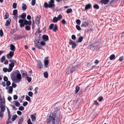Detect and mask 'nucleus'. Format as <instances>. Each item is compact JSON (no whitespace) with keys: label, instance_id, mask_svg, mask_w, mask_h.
I'll use <instances>...</instances> for the list:
<instances>
[{"label":"nucleus","instance_id":"1","mask_svg":"<svg viewBox=\"0 0 124 124\" xmlns=\"http://www.w3.org/2000/svg\"><path fill=\"white\" fill-rule=\"evenodd\" d=\"M59 120L58 118L56 115L51 113L49 116V118L47 120V122L50 123L51 122L52 123V124H59Z\"/></svg>","mask_w":124,"mask_h":124},{"label":"nucleus","instance_id":"2","mask_svg":"<svg viewBox=\"0 0 124 124\" xmlns=\"http://www.w3.org/2000/svg\"><path fill=\"white\" fill-rule=\"evenodd\" d=\"M17 72L16 76L11 75V78L12 80L16 83H18L21 81V75L18 71H16Z\"/></svg>","mask_w":124,"mask_h":124},{"label":"nucleus","instance_id":"3","mask_svg":"<svg viewBox=\"0 0 124 124\" xmlns=\"http://www.w3.org/2000/svg\"><path fill=\"white\" fill-rule=\"evenodd\" d=\"M26 16V14L25 13H22L21 15L19 16V18H21L22 19H20L19 20V23H31V21H28L25 19Z\"/></svg>","mask_w":124,"mask_h":124},{"label":"nucleus","instance_id":"4","mask_svg":"<svg viewBox=\"0 0 124 124\" xmlns=\"http://www.w3.org/2000/svg\"><path fill=\"white\" fill-rule=\"evenodd\" d=\"M79 66V65L78 64L77 65L76 67L72 65L70 66L67 69L66 74H69L72 73L75 71L76 68L78 67Z\"/></svg>","mask_w":124,"mask_h":124},{"label":"nucleus","instance_id":"5","mask_svg":"<svg viewBox=\"0 0 124 124\" xmlns=\"http://www.w3.org/2000/svg\"><path fill=\"white\" fill-rule=\"evenodd\" d=\"M9 62L11 63L9 64L8 71H11L13 69V68L14 67L15 63H16V61L14 60H10Z\"/></svg>","mask_w":124,"mask_h":124},{"label":"nucleus","instance_id":"6","mask_svg":"<svg viewBox=\"0 0 124 124\" xmlns=\"http://www.w3.org/2000/svg\"><path fill=\"white\" fill-rule=\"evenodd\" d=\"M50 29H52L53 31H55L57 30V27L56 24L54 25L53 24H51L49 27Z\"/></svg>","mask_w":124,"mask_h":124},{"label":"nucleus","instance_id":"7","mask_svg":"<svg viewBox=\"0 0 124 124\" xmlns=\"http://www.w3.org/2000/svg\"><path fill=\"white\" fill-rule=\"evenodd\" d=\"M35 46L37 47L38 48L41 49H43L40 45L39 42L38 41H36L35 42Z\"/></svg>","mask_w":124,"mask_h":124},{"label":"nucleus","instance_id":"8","mask_svg":"<svg viewBox=\"0 0 124 124\" xmlns=\"http://www.w3.org/2000/svg\"><path fill=\"white\" fill-rule=\"evenodd\" d=\"M14 54V52L10 51L9 53L7 55V56L8 58L11 59L13 56Z\"/></svg>","mask_w":124,"mask_h":124},{"label":"nucleus","instance_id":"9","mask_svg":"<svg viewBox=\"0 0 124 124\" xmlns=\"http://www.w3.org/2000/svg\"><path fill=\"white\" fill-rule=\"evenodd\" d=\"M54 0H51L48 2V7L49 8H52L54 6Z\"/></svg>","mask_w":124,"mask_h":124},{"label":"nucleus","instance_id":"10","mask_svg":"<svg viewBox=\"0 0 124 124\" xmlns=\"http://www.w3.org/2000/svg\"><path fill=\"white\" fill-rule=\"evenodd\" d=\"M69 43L70 45H72V47L73 48H75L76 46V44L71 39L70 40Z\"/></svg>","mask_w":124,"mask_h":124},{"label":"nucleus","instance_id":"11","mask_svg":"<svg viewBox=\"0 0 124 124\" xmlns=\"http://www.w3.org/2000/svg\"><path fill=\"white\" fill-rule=\"evenodd\" d=\"M6 89L8 90V93L9 94L12 93L13 89L11 86L8 87H6Z\"/></svg>","mask_w":124,"mask_h":124},{"label":"nucleus","instance_id":"12","mask_svg":"<svg viewBox=\"0 0 124 124\" xmlns=\"http://www.w3.org/2000/svg\"><path fill=\"white\" fill-rule=\"evenodd\" d=\"M37 66L38 68L39 69L42 68V66L41 62L40 61H37Z\"/></svg>","mask_w":124,"mask_h":124},{"label":"nucleus","instance_id":"13","mask_svg":"<svg viewBox=\"0 0 124 124\" xmlns=\"http://www.w3.org/2000/svg\"><path fill=\"white\" fill-rule=\"evenodd\" d=\"M48 58V57H47L44 60V65L46 67H47V65L48 64V60L46 59L47 58Z\"/></svg>","mask_w":124,"mask_h":124},{"label":"nucleus","instance_id":"14","mask_svg":"<svg viewBox=\"0 0 124 124\" xmlns=\"http://www.w3.org/2000/svg\"><path fill=\"white\" fill-rule=\"evenodd\" d=\"M40 18V16H36L35 19L36 23H39Z\"/></svg>","mask_w":124,"mask_h":124},{"label":"nucleus","instance_id":"15","mask_svg":"<svg viewBox=\"0 0 124 124\" xmlns=\"http://www.w3.org/2000/svg\"><path fill=\"white\" fill-rule=\"evenodd\" d=\"M2 105H1L0 106V108H1L0 111L4 112L5 110V107L4 106Z\"/></svg>","mask_w":124,"mask_h":124},{"label":"nucleus","instance_id":"16","mask_svg":"<svg viewBox=\"0 0 124 124\" xmlns=\"http://www.w3.org/2000/svg\"><path fill=\"white\" fill-rule=\"evenodd\" d=\"M42 38L45 41H47L48 40V38L47 36L46 35H43L42 36Z\"/></svg>","mask_w":124,"mask_h":124},{"label":"nucleus","instance_id":"17","mask_svg":"<svg viewBox=\"0 0 124 124\" xmlns=\"http://www.w3.org/2000/svg\"><path fill=\"white\" fill-rule=\"evenodd\" d=\"M10 49L12 50V51L14 52L15 50V47L13 44H11L10 46Z\"/></svg>","mask_w":124,"mask_h":124},{"label":"nucleus","instance_id":"18","mask_svg":"<svg viewBox=\"0 0 124 124\" xmlns=\"http://www.w3.org/2000/svg\"><path fill=\"white\" fill-rule=\"evenodd\" d=\"M109 1V0H101V3L105 5L107 4Z\"/></svg>","mask_w":124,"mask_h":124},{"label":"nucleus","instance_id":"19","mask_svg":"<svg viewBox=\"0 0 124 124\" xmlns=\"http://www.w3.org/2000/svg\"><path fill=\"white\" fill-rule=\"evenodd\" d=\"M35 116L36 114H32L31 115V117L32 121H34L36 119Z\"/></svg>","mask_w":124,"mask_h":124},{"label":"nucleus","instance_id":"20","mask_svg":"<svg viewBox=\"0 0 124 124\" xmlns=\"http://www.w3.org/2000/svg\"><path fill=\"white\" fill-rule=\"evenodd\" d=\"M13 103L16 107H18L20 105V104L17 101H14Z\"/></svg>","mask_w":124,"mask_h":124},{"label":"nucleus","instance_id":"21","mask_svg":"<svg viewBox=\"0 0 124 124\" xmlns=\"http://www.w3.org/2000/svg\"><path fill=\"white\" fill-rule=\"evenodd\" d=\"M91 5L90 4L86 5V10H88L91 8Z\"/></svg>","mask_w":124,"mask_h":124},{"label":"nucleus","instance_id":"22","mask_svg":"<svg viewBox=\"0 0 124 124\" xmlns=\"http://www.w3.org/2000/svg\"><path fill=\"white\" fill-rule=\"evenodd\" d=\"M23 120V117L21 116L19 119V120L18 121V124H22Z\"/></svg>","mask_w":124,"mask_h":124},{"label":"nucleus","instance_id":"23","mask_svg":"<svg viewBox=\"0 0 124 124\" xmlns=\"http://www.w3.org/2000/svg\"><path fill=\"white\" fill-rule=\"evenodd\" d=\"M21 73L22 74V76L23 77L26 76L27 73L25 71H21Z\"/></svg>","mask_w":124,"mask_h":124},{"label":"nucleus","instance_id":"24","mask_svg":"<svg viewBox=\"0 0 124 124\" xmlns=\"http://www.w3.org/2000/svg\"><path fill=\"white\" fill-rule=\"evenodd\" d=\"M27 8V6L26 4L23 3V4L22 8L23 10H25Z\"/></svg>","mask_w":124,"mask_h":124},{"label":"nucleus","instance_id":"25","mask_svg":"<svg viewBox=\"0 0 124 124\" xmlns=\"http://www.w3.org/2000/svg\"><path fill=\"white\" fill-rule=\"evenodd\" d=\"M3 70L4 72H7V71H8V72H10V71H8V69L7 68H6V67L4 68L3 69Z\"/></svg>","mask_w":124,"mask_h":124},{"label":"nucleus","instance_id":"26","mask_svg":"<svg viewBox=\"0 0 124 124\" xmlns=\"http://www.w3.org/2000/svg\"><path fill=\"white\" fill-rule=\"evenodd\" d=\"M72 9L70 8L68 9L66 11V13L68 14L72 12Z\"/></svg>","mask_w":124,"mask_h":124},{"label":"nucleus","instance_id":"27","mask_svg":"<svg viewBox=\"0 0 124 124\" xmlns=\"http://www.w3.org/2000/svg\"><path fill=\"white\" fill-rule=\"evenodd\" d=\"M83 38L82 36L80 37L78 39V42L79 43L81 42L83 40Z\"/></svg>","mask_w":124,"mask_h":124},{"label":"nucleus","instance_id":"28","mask_svg":"<svg viewBox=\"0 0 124 124\" xmlns=\"http://www.w3.org/2000/svg\"><path fill=\"white\" fill-rule=\"evenodd\" d=\"M29 24V25H27L25 27V29L26 30H30V28L29 27V25H30L31 24Z\"/></svg>","mask_w":124,"mask_h":124},{"label":"nucleus","instance_id":"29","mask_svg":"<svg viewBox=\"0 0 124 124\" xmlns=\"http://www.w3.org/2000/svg\"><path fill=\"white\" fill-rule=\"evenodd\" d=\"M80 89L79 86H77L76 88V90H75V92L76 93H77L79 91Z\"/></svg>","mask_w":124,"mask_h":124},{"label":"nucleus","instance_id":"30","mask_svg":"<svg viewBox=\"0 0 124 124\" xmlns=\"http://www.w3.org/2000/svg\"><path fill=\"white\" fill-rule=\"evenodd\" d=\"M115 55L114 54H112L110 57V59L111 60H113L115 58Z\"/></svg>","mask_w":124,"mask_h":124},{"label":"nucleus","instance_id":"31","mask_svg":"<svg viewBox=\"0 0 124 124\" xmlns=\"http://www.w3.org/2000/svg\"><path fill=\"white\" fill-rule=\"evenodd\" d=\"M17 116L16 115H14L12 117V121H14L15 120V119L16 118Z\"/></svg>","mask_w":124,"mask_h":124},{"label":"nucleus","instance_id":"32","mask_svg":"<svg viewBox=\"0 0 124 124\" xmlns=\"http://www.w3.org/2000/svg\"><path fill=\"white\" fill-rule=\"evenodd\" d=\"M58 20L56 17H54L53 19V22L54 23H55Z\"/></svg>","mask_w":124,"mask_h":124},{"label":"nucleus","instance_id":"33","mask_svg":"<svg viewBox=\"0 0 124 124\" xmlns=\"http://www.w3.org/2000/svg\"><path fill=\"white\" fill-rule=\"evenodd\" d=\"M25 99L26 100L28 101H31L30 97L27 95L26 96Z\"/></svg>","mask_w":124,"mask_h":124},{"label":"nucleus","instance_id":"34","mask_svg":"<svg viewBox=\"0 0 124 124\" xmlns=\"http://www.w3.org/2000/svg\"><path fill=\"white\" fill-rule=\"evenodd\" d=\"M93 7L94 8L97 9H98L99 8V6L97 4H95Z\"/></svg>","mask_w":124,"mask_h":124},{"label":"nucleus","instance_id":"35","mask_svg":"<svg viewBox=\"0 0 124 124\" xmlns=\"http://www.w3.org/2000/svg\"><path fill=\"white\" fill-rule=\"evenodd\" d=\"M17 10H14L13 11V15H17Z\"/></svg>","mask_w":124,"mask_h":124},{"label":"nucleus","instance_id":"36","mask_svg":"<svg viewBox=\"0 0 124 124\" xmlns=\"http://www.w3.org/2000/svg\"><path fill=\"white\" fill-rule=\"evenodd\" d=\"M40 44L41 46V45L42 46H44L45 45V43L43 41H41L40 42Z\"/></svg>","mask_w":124,"mask_h":124},{"label":"nucleus","instance_id":"37","mask_svg":"<svg viewBox=\"0 0 124 124\" xmlns=\"http://www.w3.org/2000/svg\"><path fill=\"white\" fill-rule=\"evenodd\" d=\"M33 93L31 92H29L28 93V95L30 97H31L33 95Z\"/></svg>","mask_w":124,"mask_h":124},{"label":"nucleus","instance_id":"38","mask_svg":"<svg viewBox=\"0 0 124 124\" xmlns=\"http://www.w3.org/2000/svg\"><path fill=\"white\" fill-rule=\"evenodd\" d=\"M44 77L45 78H47L48 77V73L46 72H45L44 73Z\"/></svg>","mask_w":124,"mask_h":124},{"label":"nucleus","instance_id":"39","mask_svg":"<svg viewBox=\"0 0 124 124\" xmlns=\"http://www.w3.org/2000/svg\"><path fill=\"white\" fill-rule=\"evenodd\" d=\"M5 60V57L4 56H3L1 59V61L2 62Z\"/></svg>","mask_w":124,"mask_h":124},{"label":"nucleus","instance_id":"40","mask_svg":"<svg viewBox=\"0 0 124 124\" xmlns=\"http://www.w3.org/2000/svg\"><path fill=\"white\" fill-rule=\"evenodd\" d=\"M17 4L16 3H14L13 4V7L14 8H16L17 6Z\"/></svg>","mask_w":124,"mask_h":124},{"label":"nucleus","instance_id":"41","mask_svg":"<svg viewBox=\"0 0 124 124\" xmlns=\"http://www.w3.org/2000/svg\"><path fill=\"white\" fill-rule=\"evenodd\" d=\"M24 109V107L22 106H21L20 107L18 108V109L19 110H21V111H22Z\"/></svg>","mask_w":124,"mask_h":124},{"label":"nucleus","instance_id":"42","mask_svg":"<svg viewBox=\"0 0 124 124\" xmlns=\"http://www.w3.org/2000/svg\"><path fill=\"white\" fill-rule=\"evenodd\" d=\"M62 17V16L60 15H59L57 18L58 20H59Z\"/></svg>","mask_w":124,"mask_h":124},{"label":"nucleus","instance_id":"43","mask_svg":"<svg viewBox=\"0 0 124 124\" xmlns=\"http://www.w3.org/2000/svg\"><path fill=\"white\" fill-rule=\"evenodd\" d=\"M11 21V20L10 18H8L7 20L6 23H10Z\"/></svg>","mask_w":124,"mask_h":124},{"label":"nucleus","instance_id":"44","mask_svg":"<svg viewBox=\"0 0 124 124\" xmlns=\"http://www.w3.org/2000/svg\"><path fill=\"white\" fill-rule=\"evenodd\" d=\"M3 33L2 31V29H1L0 30V36L1 37H2L3 35Z\"/></svg>","mask_w":124,"mask_h":124},{"label":"nucleus","instance_id":"45","mask_svg":"<svg viewBox=\"0 0 124 124\" xmlns=\"http://www.w3.org/2000/svg\"><path fill=\"white\" fill-rule=\"evenodd\" d=\"M36 0H32L31 2V4L32 6L34 5L35 3Z\"/></svg>","mask_w":124,"mask_h":124},{"label":"nucleus","instance_id":"46","mask_svg":"<svg viewBox=\"0 0 124 124\" xmlns=\"http://www.w3.org/2000/svg\"><path fill=\"white\" fill-rule=\"evenodd\" d=\"M76 28L79 31L81 29L80 26L78 25H76Z\"/></svg>","mask_w":124,"mask_h":124},{"label":"nucleus","instance_id":"47","mask_svg":"<svg viewBox=\"0 0 124 124\" xmlns=\"http://www.w3.org/2000/svg\"><path fill=\"white\" fill-rule=\"evenodd\" d=\"M44 7L46 8H47L48 7V5L47 3L46 2H45L44 4Z\"/></svg>","mask_w":124,"mask_h":124},{"label":"nucleus","instance_id":"48","mask_svg":"<svg viewBox=\"0 0 124 124\" xmlns=\"http://www.w3.org/2000/svg\"><path fill=\"white\" fill-rule=\"evenodd\" d=\"M26 79L28 80V81L29 82H30L31 80V78L29 77H27Z\"/></svg>","mask_w":124,"mask_h":124},{"label":"nucleus","instance_id":"49","mask_svg":"<svg viewBox=\"0 0 124 124\" xmlns=\"http://www.w3.org/2000/svg\"><path fill=\"white\" fill-rule=\"evenodd\" d=\"M38 89V88L37 87H36L34 90V94H35L37 93V90Z\"/></svg>","mask_w":124,"mask_h":124},{"label":"nucleus","instance_id":"50","mask_svg":"<svg viewBox=\"0 0 124 124\" xmlns=\"http://www.w3.org/2000/svg\"><path fill=\"white\" fill-rule=\"evenodd\" d=\"M7 108V109L8 110V113L9 118H10V112L9 111V109H8V108Z\"/></svg>","mask_w":124,"mask_h":124},{"label":"nucleus","instance_id":"51","mask_svg":"<svg viewBox=\"0 0 124 124\" xmlns=\"http://www.w3.org/2000/svg\"><path fill=\"white\" fill-rule=\"evenodd\" d=\"M6 83V85L7 86H8L9 85L11 84L10 82L9 81H7Z\"/></svg>","mask_w":124,"mask_h":124},{"label":"nucleus","instance_id":"52","mask_svg":"<svg viewBox=\"0 0 124 124\" xmlns=\"http://www.w3.org/2000/svg\"><path fill=\"white\" fill-rule=\"evenodd\" d=\"M28 124H32V123L31 122L30 119L29 118L27 121Z\"/></svg>","mask_w":124,"mask_h":124},{"label":"nucleus","instance_id":"53","mask_svg":"<svg viewBox=\"0 0 124 124\" xmlns=\"http://www.w3.org/2000/svg\"><path fill=\"white\" fill-rule=\"evenodd\" d=\"M18 98L17 96L16 95H15L13 96V99L14 100H16Z\"/></svg>","mask_w":124,"mask_h":124},{"label":"nucleus","instance_id":"54","mask_svg":"<svg viewBox=\"0 0 124 124\" xmlns=\"http://www.w3.org/2000/svg\"><path fill=\"white\" fill-rule=\"evenodd\" d=\"M72 39L73 40H75L76 39V37L75 35H73L72 36Z\"/></svg>","mask_w":124,"mask_h":124},{"label":"nucleus","instance_id":"55","mask_svg":"<svg viewBox=\"0 0 124 124\" xmlns=\"http://www.w3.org/2000/svg\"><path fill=\"white\" fill-rule=\"evenodd\" d=\"M28 104V103L27 102L25 101L24 102L23 104V105L24 106H26Z\"/></svg>","mask_w":124,"mask_h":124},{"label":"nucleus","instance_id":"56","mask_svg":"<svg viewBox=\"0 0 124 124\" xmlns=\"http://www.w3.org/2000/svg\"><path fill=\"white\" fill-rule=\"evenodd\" d=\"M11 106L12 107V109L14 110H16V107L12 105H11Z\"/></svg>","mask_w":124,"mask_h":124},{"label":"nucleus","instance_id":"57","mask_svg":"<svg viewBox=\"0 0 124 124\" xmlns=\"http://www.w3.org/2000/svg\"><path fill=\"white\" fill-rule=\"evenodd\" d=\"M12 85L13 87L15 88L16 87V85L13 82L12 84Z\"/></svg>","mask_w":124,"mask_h":124},{"label":"nucleus","instance_id":"58","mask_svg":"<svg viewBox=\"0 0 124 124\" xmlns=\"http://www.w3.org/2000/svg\"><path fill=\"white\" fill-rule=\"evenodd\" d=\"M4 80L5 81H7L8 80V78L6 76H4L3 78Z\"/></svg>","mask_w":124,"mask_h":124},{"label":"nucleus","instance_id":"59","mask_svg":"<svg viewBox=\"0 0 124 124\" xmlns=\"http://www.w3.org/2000/svg\"><path fill=\"white\" fill-rule=\"evenodd\" d=\"M103 99V98L102 96H100L98 99L99 101H102Z\"/></svg>","mask_w":124,"mask_h":124},{"label":"nucleus","instance_id":"60","mask_svg":"<svg viewBox=\"0 0 124 124\" xmlns=\"http://www.w3.org/2000/svg\"><path fill=\"white\" fill-rule=\"evenodd\" d=\"M76 22L77 23H81V21L79 19H77L76 20Z\"/></svg>","mask_w":124,"mask_h":124},{"label":"nucleus","instance_id":"61","mask_svg":"<svg viewBox=\"0 0 124 124\" xmlns=\"http://www.w3.org/2000/svg\"><path fill=\"white\" fill-rule=\"evenodd\" d=\"M31 18V17L30 15H28L27 17V19L28 20H30Z\"/></svg>","mask_w":124,"mask_h":124},{"label":"nucleus","instance_id":"62","mask_svg":"<svg viewBox=\"0 0 124 124\" xmlns=\"http://www.w3.org/2000/svg\"><path fill=\"white\" fill-rule=\"evenodd\" d=\"M8 99L9 101H10L12 100L11 97L10 96H8Z\"/></svg>","mask_w":124,"mask_h":124},{"label":"nucleus","instance_id":"63","mask_svg":"<svg viewBox=\"0 0 124 124\" xmlns=\"http://www.w3.org/2000/svg\"><path fill=\"white\" fill-rule=\"evenodd\" d=\"M17 113L19 115H21L22 114V112L20 111H17Z\"/></svg>","mask_w":124,"mask_h":124},{"label":"nucleus","instance_id":"64","mask_svg":"<svg viewBox=\"0 0 124 124\" xmlns=\"http://www.w3.org/2000/svg\"><path fill=\"white\" fill-rule=\"evenodd\" d=\"M8 60H5L4 62V63L5 64L7 65L8 64Z\"/></svg>","mask_w":124,"mask_h":124}]
</instances>
